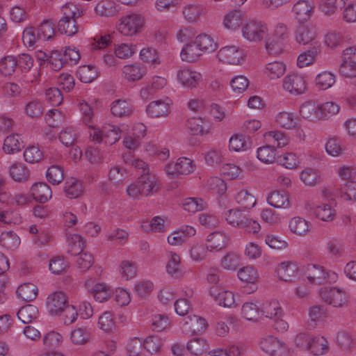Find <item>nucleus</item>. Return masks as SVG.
Returning a JSON list of instances; mask_svg holds the SVG:
<instances>
[{"label": "nucleus", "mask_w": 356, "mask_h": 356, "mask_svg": "<svg viewBox=\"0 0 356 356\" xmlns=\"http://www.w3.org/2000/svg\"><path fill=\"white\" fill-rule=\"evenodd\" d=\"M258 347L268 356H290L292 353L286 343L272 334L262 335L258 341Z\"/></svg>", "instance_id": "obj_1"}, {"label": "nucleus", "mask_w": 356, "mask_h": 356, "mask_svg": "<svg viewBox=\"0 0 356 356\" xmlns=\"http://www.w3.org/2000/svg\"><path fill=\"white\" fill-rule=\"evenodd\" d=\"M90 138L96 143H101L102 141L106 145H112L120 140L122 135L120 129L113 124H106L102 129L97 127L91 128L88 131Z\"/></svg>", "instance_id": "obj_2"}, {"label": "nucleus", "mask_w": 356, "mask_h": 356, "mask_svg": "<svg viewBox=\"0 0 356 356\" xmlns=\"http://www.w3.org/2000/svg\"><path fill=\"white\" fill-rule=\"evenodd\" d=\"M305 275L308 280L314 284L335 282L337 275L332 270H326L323 266L309 264L307 266Z\"/></svg>", "instance_id": "obj_3"}, {"label": "nucleus", "mask_w": 356, "mask_h": 356, "mask_svg": "<svg viewBox=\"0 0 356 356\" xmlns=\"http://www.w3.org/2000/svg\"><path fill=\"white\" fill-rule=\"evenodd\" d=\"M318 35L316 27L311 24L300 25L294 32L295 40L300 45L309 44L312 47L316 42H321Z\"/></svg>", "instance_id": "obj_4"}, {"label": "nucleus", "mask_w": 356, "mask_h": 356, "mask_svg": "<svg viewBox=\"0 0 356 356\" xmlns=\"http://www.w3.org/2000/svg\"><path fill=\"white\" fill-rule=\"evenodd\" d=\"M143 24L140 15L131 13L121 17L118 30L124 35H133L140 31Z\"/></svg>", "instance_id": "obj_5"}, {"label": "nucleus", "mask_w": 356, "mask_h": 356, "mask_svg": "<svg viewBox=\"0 0 356 356\" xmlns=\"http://www.w3.org/2000/svg\"><path fill=\"white\" fill-rule=\"evenodd\" d=\"M268 33L267 24L261 20L250 19L246 23V40L250 42H260Z\"/></svg>", "instance_id": "obj_6"}, {"label": "nucleus", "mask_w": 356, "mask_h": 356, "mask_svg": "<svg viewBox=\"0 0 356 356\" xmlns=\"http://www.w3.org/2000/svg\"><path fill=\"white\" fill-rule=\"evenodd\" d=\"M282 87L284 90L294 95L303 94L307 88L305 77L298 74L286 75L283 79Z\"/></svg>", "instance_id": "obj_7"}, {"label": "nucleus", "mask_w": 356, "mask_h": 356, "mask_svg": "<svg viewBox=\"0 0 356 356\" xmlns=\"http://www.w3.org/2000/svg\"><path fill=\"white\" fill-rule=\"evenodd\" d=\"M67 296L63 291H55L47 298V308L51 315H60L62 311L68 305Z\"/></svg>", "instance_id": "obj_8"}, {"label": "nucleus", "mask_w": 356, "mask_h": 356, "mask_svg": "<svg viewBox=\"0 0 356 356\" xmlns=\"http://www.w3.org/2000/svg\"><path fill=\"white\" fill-rule=\"evenodd\" d=\"M320 296L324 302L335 307H341L347 302L345 293L336 287L321 289Z\"/></svg>", "instance_id": "obj_9"}, {"label": "nucleus", "mask_w": 356, "mask_h": 356, "mask_svg": "<svg viewBox=\"0 0 356 356\" xmlns=\"http://www.w3.org/2000/svg\"><path fill=\"white\" fill-rule=\"evenodd\" d=\"M217 57L223 63L238 65L243 59V54L242 49L235 46H226L218 51Z\"/></svg>", "instance_id": "obj_10"}, {"label": "nucleus", "mask_w": 356, "mask_h": 356, "mask_svg": "<svg viewBox=\"0 0 356 356\" xmlns=\"http://www.w3.org/2000/svg\"><path fill=\"white\" fill-rule=\"evenodd\" d=\"M209 295L220 306L231 307L237 305L234 294L232 291L222 290L218 286H211Z\"/></svg>", "instance_id": "obj_11"}, {"label": "nucleus", "mask_w": 356, "mask_h": 356, "mask_svg": "<svg viewBox=\"0 0 356 356\" xmlns=\"http://www.w3.org/2000/svg\"><path fill=\"white\" fill-rule=\"evenodd\" d=\"M275 273L280 280L291 282L298 275V266L293 261H282L277 265Z\"/></svg>", "instance_id": "obj_12"}, {"label": "nucleus", "mask_w": 356, "mask_h": 356, "mask_svg": "<svg viewBox=\"0 0 356 356\" xmlns=\"http://www.w3.org/2000/svg\"><path fill=\"white\" fill-rule=\"evenodd\" d=\"M321 42H316L314 45L301 52L297 58V66L303 68L315 63L321 52Z\"/></svg>", "instance_id": "obj_13"}, {"label": "nucleus", "mask_w": 356, "mask_h": 356, "mask_svg": "<svg viewBox=\"0 0 356 356\" xmlns=\"http://www.w3.org/2000/svg\"><path fill=\"white\" fill-rule=\"evenodd\" d=\"M172 101L169 98L150 102L146 107V112L151 118H161L168 115Z\"/></svg>", "instance_id": "obj_14"}, {"label": "nucleus", "mask_w": 356, "mask_h": 356, "mask_svg": "<svg viewBox=\"0 0 356 356\" xmlns=\"http://www.w3.org/2000/svg\"><path fill=\"white\" fill-rule=\"evenodd\" d=\"M184 330L187 333L201 334L204 332L208 324L206 320L199 316L190 315L184 319Z\"/></svg>", "instance_id": "obj_15"}, {"label": "nucleus", "mask_w": 356, "mask_h": 356, "mask_svg": "<svg viewBox=\"0 0 356 356\" xmlns=\"http://www.w3.org/2000/svg\"><path fill=\"white\" fill-rule=\"evenodd\" d=\"M292 12L299 22L304 23L312 17L314 6L307 0H300L293 5Z\"/></svg>", "instance_id": "obj_16"}, {"label": "nucleus", "mask_w": 356, "mask_h": 356, "mask_svg": "<svg viewBox=\"0 0 356 356\" xmlns=\"http://www.w3.org/2000/svg\"><path fill=\"white\" fill-rule=\"evenodd\" d=\"M307 351L314 356L326 355L330 350L327 339L321 335L312 336Z\"/></svg>", "instance_id": "obj_17"}, {"label": "nucleus", "mask_w": 356, "mask_h": 356, "mask_svg": "<svg viewBox=\"0 0 356 356\" xmlns=\"http://www.w3.org/2000/svg\"><path fill=\"white\" fill-rule=\"evenodd\" d=\"M158 179L155 175L152 173L141 174L137 182L140 187L142 194L147 196L157 191L159 188Z\"/></svg>", "instance_id": "obj_18"}, {"label": "nucleus", "mask_w": 356, "mask_h": 356, "mask_svg": "<svg viewBox=\"0 0 356 356\" xmlns=\"http://www.w3.org/2000/svg\"><path fill=\"white\" fill-rule=\"evenodd\" d=\"M264 139L267 145H270L275 149L286 146L289 142L288 136L279 130L266 132L264 134Z\"/></svg>", "instance_id": "obj_19"}, {"label": "nucleus", "mask_w": 356, "mask_h": 356, "mask_svg": "<svg viewBox=\"0 0 356 356\" xmlns=\"http://www.w3.org/2000/svg\"><path fill=\"white\" fill-rule=\"evenodd\" d=\"M300 113L303 118L310 121L316 122L323 119L320 104L312 101L302 104L300 108Z\"/></svg>", "instance_id": "obj_20"}, {"label": "nucleus", "mask_w": 356, "mask_h": 356, "mask_svg": "<svg viewBox=\"0 0 356 356\" xmlns=\"http://www.w3.org/2000/svg\"><path fill=\"white\" fill-rule=\"evenodd\" d=\"M311 226L309 221L300 216L292 217L289 220V229L291 233L299 236H306Z\"/></svg>", "instance_id": "obj_21"}, {"label": "nucleus", "mask_w": 356, "mask_h": 356, "mask_svg": "<svg viewBox=\"0 0 356 356\" xmlns=\"http://www.w3.org/2000/svg\"><path fill=\"white\" fill-rule=\"evenodd\" d=\"M86 286L95 300L99 302L107 301L112 293L111 289L104 283L92 284L90 282H87Z\"/></svg>", "instance_id": "obj_22"}, {"label": "nucleus", "mask_w": 356, "mask_h": 356, "mask_svg": "<svg viewBox=\"0 0 356 356\" xmlns=\"http://www.w3.org/2000/svg\"><path fill=\"white\" fill-rule=\"evenodd\" d=\"M261 312L270 321L280 316H284V312L280 302L273 299L266 301L261 308Z\"/></svg>", "instance_id": "obj_23"}, {"label": "nucleus", "mask_w": 356, "mask_h": 356, "mask_svg": "<svg viewBox=\"0 0 356 356\" xmlns=\"http://www.w3.org/2000/svg\"><path fill=\"white\" fill-rule=\"evenodd\" d=\"M228 236L222 232H214L207 238V248L209 251H220L228 243Z\"/></svg>", "instance_id": "obj_24"}, {"label": "nucleus", "mask_w": 356, "mask_h": 356, "mask_svg": "<svg viewBox=\"0 0 356 356\" xmlns=\"http://www.w3.org/2000/svg\"><path fill=\"white\" fill-rule=\"evenodd\" d=\"M196 233L194 227L188 225L183 226L168 237V242L172 245H179L186 242Z\"/></svg>", "instance_id": "obj_25"}, {"label": "nucleus", "mask_w": 356, "mask_h": 356, "mask_svg": "<svg viewBox=\"0 0 356 356\" xmlns=\"http://www.w3.org/2000/svg\"><path fill=\"white\" fill-rule=\"evenodd\" d=\"M286 66L284 62L273 61L265 65L263 74L270 80L281 78L286 72Z\"/></svg>", "instance_id": "obj_26"}, {"label": "nucleus", "mask_w": 356, "mask_h": 356, "mask_svg": "<svg viewBox=\"0 0 356 356\" xmlns=\"http://www.w3.org/2000/svg\"><path fill=\"white\" fill-rule=\"evenodd\" d=\"M264 47L268 55L273 56H280L285 51L284 42L268 35V33L265 38Z\"/></svg>", "instance_id": "obj_27"}, {"label": "nucleus", "mask_w": 356, "mask_h": 356, "mask_svg": "<svg viewBox=\"0 0 356 356\" xmlns=\"http://www.w3.org/2000/svg\"><path fill=\"white\" fill-rule=\"evenodd\" d=\"M31 192L33 197L40 203H45L52 195V191L50 187L44 182L33 184Z\"/></svg>", "instance_id": "obj_28"}, {"label": "nucleus", "mask_w": 356, "mask_h": 356, "mask_svg": "<svg viewBox=\"0 0 356 356\" xmlns=\"http://www.w3.org/2000/svg\"><path fill=\"white\" fill-rule=\"evenodd\" d=\"M201 78L200 73L188 69L181 70L177 74L179 81L187 88H195Z\"/></svg>", "instance_id": "obj_29"}, {"label": "nucleus", "mask_w": 356, "mask_h": 356, "mask_svg": "<svg viewBox=\"0 0 356 356\" xmlns=\"http://www.w3.org/2000/svg\"><path fill=\"white\" fill-rule=\"evenodd\" d=\"M268 203L277 209H287L290 207L288 194L284 191H274L267 197Z\"/></svg>", "instance_id": "obj_30"}, {"label": "nucleus", "mask_w": 356, "mask_h": 356, "mask_svg": "<svg viewBox=\"0 0 356 356\" xmlns=\"http://www.w3.org/2000/svg\"><path fill=\"white\" fill-rule=\"evenodd\" d=\"M314 216L324 222H332L336 217V210L330 204L322 203L313 209Z\"/></svg>", "instance_id": "obj_31"}, {"label": "nucleus", "mask_w": 356, "mask_h": 356, "mask_svg": "<svg viewBox=\"0 0 356 356\" xmlns=\"http://www.w3.org/2000/svg\"><path fill=\"white\" fill-rule=\"evenodd\" d=\"M203 54L200 48L193 42L186 44L181 49L180 56L182 60L193 63L196 61Z\"/></svg>", "instance_id": "obj_32"}, {"label": "nucleus", "mask_w": 356, "mask_h": 356, "mask_svg": "<svg viewBox=\"0 0 356 356\" xmlns=\"http://www.w3.org/2000/svg\"><path fill=\"white\" fill-rule=\"evenodd\" d=\"M111 111L116 117L123 118L132 115L133 106L126 100L118 99L111 104Z\"/></svg>", "instance_id": "obj_33"}, {"label": "nucleus", "mask_w": 356, "mask_h": 356, "mask_svg": "<svg viewBox=\"0 0 356 356\" xmlns=\"http://www.w3.org/2000/svg\"><path fill=\"white\" fill-rule=\"evenodd\" d=\"M16 293L17 297L22 300L31 302L37 297L38 287L32 283H24L17 288Z\"/></svg>", "instance_id": "obj_34"}, {"label": "nucleus", "mask_w": 356, "mask_h": 356, "mask_svg": "<svg viewBox=\"0 0 356 356\" xmlns=\"http://www.w3.org/2000/svg\"><path fill=\"white\" fill-rule=\"evenodd\" d=\"M64 192L70 199L77 198L83 193V184L75 178L71 177L65 183Z\"/></svg>", "instance_id": "obj_35"}, {"label": "nucleus", "mask_w": 356, "mask_h": 356, "mask_svg": "<svg viewBox=\"0 0 356 356\" xmlns=\"http://www.w3.org/2000/svg\"><path fill=\"white\" fill-rule=\"evenodd\" d=\"M277 124L286 129H292L297 127L298 120L293 113L282 111L275 117Z\"/></svg>", "instance_id": "obj_36"}, {"label": "nucleus", "mask_w": 356, "mask_h": 356, "mask_svg": "<svg viewBox=\"0 0 356 356\" xmlns=\"http://www.w3.org/2000/svg\"><path fill=\"white\" fill-rule=\"evenodd\" d=\"M195 40L203 54L213 52L218 49L217 42L209 35L200 34Z\"/></svg>", "instance_id": "obj_37"}, {"label": "nucleus", "mask_w": 356, "mask_h": 356, "mask_svg": "<svg viewBox=\"0 0 356 356\" xmlns=\"http://www.w3.org/2000/svg\"><path fill=\"white\" fill-rule=\"evenodd\" d=\"M166 84L165 79L161 76L154 77L150 85L141 89L140 96L143 99H147L149 96L154 95L157 90L162 89Z\"/></svg>", "instance_id": "obj_38"}, {"label": "nucleus", "mask_w": 356, "mask_h": 356, "mask_svg": "<svg viewBox=\"0 0 356 356\" xmlns=\"http://www.w3.org/2000/svg\"><path fill=\"white\" fill-rule=\"evenodd\" d=\"M187 350L193 355H201L209 349L207 339L195 338L187 343Z\"/></svg>", "instance_id": "obj_39"}, {"label": "nucleus", "mask_w": 356, "mask_h": 356, "mask_svg": "<svg viewBox=\"0 0 356 356\" xmlns=\"http://www.w3.org/2000/svg\"><path fill=\"white\" fill-rule=\"evenodd\" d=\"M20 136L17 134H12L7 136L3 142V150L6 154H15L21 150L24 147Z\"/></svg>", "instance_id": "obj_40"}, {"label": "nucleus", "mask_w": 356, "mask_h": 356, "mask_svg": "<svg viewBox=\"0 0 356 356\" xmlns=\"http://www.w3.org/2000/svg\"><path fill=\"white\" fill-rule=\"evenodd\" d=\"M259 275L253 266H246V293L250 294L258 289Z\"/></svg>", "instance_id": "obj_41"}, {"label": "nucleus", "mask_w": 356, "mask_h": 356, "mask_svg": "<svg viewBox=\"0 0 356 356\" xmlns=\"http://www.w3.org/2000/svg\"><path fill=\"white\" fill-rule=\"evenodd\" d=\"M243 17L244 14L242 11L234 10L225 15L224 26L227 29H236L243 24Z\"/></svg>", "instance_id": "obj_42"}, {"label": "nucleus", "mask_w": 356, "mask_h": 356, "mask_svg": "<svg viewBox=\"0 0 356 356\" xmlns=\"http://www.w3.org/2000/svg\"><path fill=\"white\" fill-rule=\"evenodd\" d=\"M99 72L93 65H83L79 67L77 75L81 82L91 83L98 77Z\"/></svg>", "instance_id": "obj_43"}, {"label": "nucleus", "mask_w": 356, "mask_h": 356, "mask_svg": "<svg viewBox=\"0 0 356 356\" xmlns=\"http://www.w3.org/2000/svg\"><path fill=\"white\" fill-rule=\"evenodd\" d=\"M345 41V36L342 32L336 30L328 32L324 37L325 45L331 49L339 47Z\"/></svg>", "instance_id": "obj_44"}, {"label": "nucleus", "mask_w": 356, "mask_h": 356, "mask_svg": "<svg viewBox=\"0 0 356 356\" xmlns=\"http://www.w3.org/2000/svg\"><path fill=\"white\" fill-rule=\"evenodd\" d=\"M95 10L97 14L104 17H113L117 15L119 10L112 1H102L97 3Z\"/></svg>", "instance_id": "obj_45"}, {"label": "nucleus", "mask_w": 356, "mask_h": 356, "mask_svg": "<svg viewBox=\"0 0 356 356\" xmlns=\"http://www.w3.org/2000/svg\"><path fill=\"white\" fill-rule=\"evenodd\" d=\"M122 72L124 78L130 81H136L141 79L146 74V70L144 67L138 65H125L123 67Z\"/></svg>", "instance_id": "obj_46"}, {"label": "nucleus", "mask_w": 356, "mask_h": 356, "mask_svg": "<svg viewBox=\"0 0 356 356\" xmlns=\"http://www.w3.org/2000/svg\"><path fill=\"white\" fill-rule=\"evenodd\" d=\"M18 318L24 324L31 323L38 316V308L33 305L22 307L17 313Z\"/></svg>", "instance_id": "obj_47"}, {"label": "nucleus", "mask_w": 356, "mask_h": 356, "mask_svg": "<svg viewBox=\"0 0 356 356\" xmlns=\"http://www.w3.org/2000/svg\"><path fill=\"white\" fill-rule=\"evenodd\" d=\"M348 0H324L321 9L326 16H332L343 8Z\"/></svg>", "instance_id": "obj_48"}, {"label": "nucleus", "mask_w": 356, "mask_h": 356, "mask_svg": "<svg viewBox=\"0 0 356 356\" xmlns=\"http://www.w3.org/2000/svg\"><path fill=\"white\" fill-rule=\"evenodd\" d=\"M335 83V76L330 72L324 71L318 74L315 78V84L320 90H327Z\"/></svg>", "instance_id": "obj_49"}, {"label": "nucleus", "mask_w": 356, "mask_h": 356, "mask_svg": "<svg viewBox=\"0 0 356 356\" xmlns=\"http://www.w3.org/2000/svg\"><path fill=\"white\" fill-rule=\"evenodd\" d=\"M20 243L19 237L13 232H4L0 236V244L8 250L17 248Z\"/></svg>", "instance_id": "obj_50"}, {"label": "nucleus", "mask_w": 356, "mask_h": 356, "mask_svg": "<svg viewBox=\"0 0 356 356\" xmlns=\"http://www.w3.org/2000/svg\"><path fill=\"white\" fill-rule=\"evenodd\" d=\"M225 218L228 224L232 227H243L245 214L241 209H230L225 213Z\"/></svg>", "instance_id": "obj_51"}, {"label": "nucleus", "mask_w": 356, "mask_h": 356, "mask_svg": "<svg viewBox=\"0 0 356 356\" xmlns=\"http://www.w3.org/2000/svg\"><path fill=\"white\" fill-rule=\"evenodd\" d=\"M58 30L62 34L72 36L78 32L79 28L76 19L60 18L58 22Z\"/></svg>", "instance_id": "obj_52"}, {"label": "nucleus", "mask_w": 356, "mask_h": 356, "mask_svg": "<svg viewBox=\"0 0 356 356\" xmlns=\"http://www.w3.org/2000/svg\"><path fill=\"white\" fill-rule=\"evenodd\" d=\"M10 177L16 181L22 182L26 181L30 175L27 168L22 163H14L9 170Z\"/></svg>", "instance_id": "obj_53"}, {"label": "nucleus", "mask_w": 356, "mask_h": 356, "mask_svg": "<svg viewBox=\"0 0 356 356\" xmlns=\"http://www.w3.org/2000/svg\"><path fill=\"white\" fill-rule=\"evenodd\" d=\"M22 40L25 45L35 48V44L42 41L38 30L33 26L26 28L22 34Z\"/></svg>", "instance_id": "obj_54"}, {"label": "nucleus", "mask_w": 356, "mask_h": 356, "mask_svg": "<svg viewBox=\"0 0 356 356\" xmlns=\"http://www.w3.org/2000/svg\"><path fill=\"white\" fill-rule=\"evenodd\" d=\"M257 156L265 163H273L276 161V149L266 144L257 149Z\"/></svg>", "instance_id": "obj_55"}, {"label": "nucleus", "mask_w": 356, "mask_h": 356, "mask_svg": "<svg viewBox=\"0 0 356 356\" xmlns=\"http://www.w3.org/2000/svg\"><path fill=\"white\" fill-rule=\"evenodd\" d=\"M187 127L193 135H203L207 133V124L202 118L193 117L187 120Z\"/></svg>", "instance_id": "obj_56"}, {"label": "nucleus", "mask_w": 356, "mask_h": 356, "mask_svg": "<svg viewBox=\"0 0 356 356\" xmlns=\"http://www.w3.org/2000/svg\"><path fill=\"white\" fill-rule=\"evenodd\" d=\"M207 190L214 194L222 195L227 191V184L223 179L218 177H210L206 184Z\"/></svg>", "instance_id": "obj_57"}, {"label": "nucleus", "mask_w": 356, "mask_h": 356, "mask_svg": "<svg viewBox=\"0 0 356 356\" xmlns=\"http://www.w3.org/2000/svg\"><path fill=\"white\" fill-rule=\"evenodd\" d=\"M69 249L67 252L71 255L76 256L83 251L84 241L81 236L72 234L67 239Z\"/></svg>", "instance_id": "obj_58"}, {"label": "nucleus", "mask_w": 356, "mask_h": 356, "mask_svg": "<svg viewBox=\"0 0 356 356\" xmlns=\"http://www.w3.org/2000/svg\"><path fill=\"white\" fill-rule=\"evenodd\" d=\"M15 57L12 56H5L0 60V74L4 76L12 75L16 68Z\"/></svg>", "instance_id": "obj_59"}, {"label": "nucleus", "mask_w": 356, "mask_h": 356, "mask_svg": "<svg viewBox=\"0 0 356 356\" xmlns=\"http://www.w3.org/2000/svg\"><path fill=\"white\" fill-rule=\"evenodd\" d=\"M277 162L285 168L293 170L298 167L299 159L296 154L289 152L279 156Z\"/></svg>", "instance_id": "obj_60"}, {"label": "nucleus", "mask_w": 356, "mask_h": 356, "mask_svg": "<svg viewBox=\"0 0 356 356\" xmlns=\"http://www.w3.org/2000/svg\"><path fill=\"white\" fill-rule=\"evenodd\" d=\"M46 176L49 183L58 185L64 179L63 170L58 165H51L47 169Z\"/></svg>", "instance_id": "obj_61"}, {"label": "nucleus", "mask_w": 356, "mask_h": 356, "mask_svg": "<svg viewBox=\"0 0 356 356\" xmlns=\"http://www.w3.org/2000/svg\"><path fill=\"white\" fill-rule=\"evenodd\" d=\"M24 157L26 162L36 163L43 158V153L37 146H29L24 152Z\"/></svg>", "instance_id": "obj_62"}, {"label": "nucleus", "mask_w": 356, "mask_h": 356, "mask_svg": "<svg viewBox=\"0 0 356 356\" xmlns=\"http://www.w3.org/2000/svg\"><path fill=\"white\" fill-rule=\"evenodd\" d=\"M223 156V152L220 149H211L204 153L205 162L211 166L220 164L222 162Z\"/></svg>", "instance_id": "obj_63"}, {"label": "nucleus", "mask_w": 356, "mask_h": 356, "mask_svg": "<svg viewBox=\"0 0 356 356\" xmlns=\"http://www.w3.org/2000/svg\"><path fill=\"white\" fill-rule=\"evenodd\" d=\"M300 178L306 186H315L320 180L318 172L312 168H306L302 170L300 175Z\"/></svg>", "instance_id": "obj_64"}]
</instances>
